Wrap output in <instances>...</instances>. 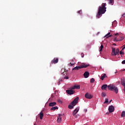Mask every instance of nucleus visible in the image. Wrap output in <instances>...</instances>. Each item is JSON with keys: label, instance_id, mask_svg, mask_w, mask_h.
Listing matches in <instances>:
<instances>
[{"label": "nucleus", "instance_id": "c85d7f7f", "mask_svg": "<svg viewBox=\"0 0 125 125\" xmlns=\"http://www.w3.org/2000/svg\"><path fill=\"white\" fill-rule=\"evenodd\" d=\"M82 10H79L78 12V13L79 14H82Z\"/></svg>", "mask_w": 125, "mask_h": 125}, {"label": "nucleus", "instance_id": "ddd939ff", "mask_svg": "<svg viewBox=\"0 0 125 125\" xmlns=\"http://www.w3.org/2000/svg\"><path fill=\"white\" fill-rule=\"evenodd\" d=\"M61 116H62V114H59L57 119L58 123H61V122H62V118H61Z\"/></svg>", "mask_w": 125, "mask_h": 125}, {"label": "nucleus", "instance_id": "9b49d317", "mask_svg": "<svg viewBox=\"0 0 125 125\" xmlns=\"http://www.w3.org/2000/svg\"><path fill=\"white\" fill-rule=\"evenodd\" d=\"M79 110H80V107H77L73 112V116H76L77 113L79 112Z\"/></svg>", "mask_w": 125, "mask_h": 125}, {"label": "nucleus", "instance_id": "a878e982", "mask_svg": "<svg viewBox=\"0 0 125 125\" xmlns=\"http://www.w3.org/2000/svg\"><path fill=\"white\" fill-rule=\"evenodd\" d=\"M102 96L103 97H105V96H106V93H104V92H102Z\"/></svg>", "mask_w": 125, "mask_h": 125}, {"label": "nucleus", "instance_id": "393cba45", "mask_svg": "<svg viewBox=\"0 0 125 125\" xmlns=\"http://www.w3.org/2000/svg\"><path fill=\"white\" fill-rule=\"evenodd\" d=\"M68 108H69V109H73L74 106L72 105L71 104H70L68 105Z\"/></svg>", "mask_w": 125, "mask_h": 125}, {"label": "nucleus", "instance_id": "e433bc0d", "mask_svg": "<svg viewBox=\"0 0 125 125\" xmlns=\"http://www.w3.org/2000/svg\"><path fill=\"white\" fill-rule=\"evenodd\" d=\"M122 17L125 18V13L123 14V15H122Z\"/></svg>", "mask_w": 125, "mask_h": 125}, {"label": "nucleus", "instance_id": "cd10ccee", "mask_svg": "<svg viewBox=\"0 0 125 125\" xmlns=\"http://www.w3.org/2000/svg\"><path fill=\"white\" fill-rule=\"evenodd\" d=\"M110 34H111L110 32H109L108 33H107L105 36H104V38H107L108 37V36H110Z\"/></svg>", "mask_w": 125, "mask_h": 125}, {"label": "nucleus", "instance_id": "4c0bfd02", "mask_svg": "<svg viewBox=\"0 0 125 125\" xmlns=\"http://www.w3.org/2000/svg\"><path fill=\"white\" fill-rule=\"evenodd\" d=\"M119 35V33H116V34H115V36H118Z\"/></svg>", "mask_w": 125, "mask_h": 125}, {"label": "nucleus", "instance_id": "2f4dec72", "mask_svg": "<svg viewBox=\"0 0 125 125\" xmlns=\"http://www.w3.org/2000/svg\"><path fill=\"white\" fill-rule=\"evenodd\" d=\"M81 56H82V58H83V57H84V54H83V53H82Z\"/></svg>", "mask_w": 125, "mask_h": 125}, {"label": "nucleus", "instance_id": "6e6552de", "mask_svg": "<svg viewBox=\"0 0 125 125\" xmlns=\"http://www.w3.org/2000/svg\"><path fill=\"white\" fill-rule=\"evenodd\" d=\"M108 111L109 113H113L115 111V107L113 105L109 106L108 107Z\"/></svg>", "mask_w": 125, "mask_h": 125}, {"label": "nucleus", "instance_id": "f03ea898", "mask_svg": "<svg viewBox=\"0 0 125 125\" xmlns=\"http://www.w3.org/2000/svg\"><path fill=\"white\" fill-rule=\"evenodd\" d=\"M108 89L111 91L114 90L116 94L119 92V89H118V87L114 85L113 84H110L108 85Z\"/></svg>", "mask_w": 125, "mask_h": 125}, {"label": "nucleus", "instance_id": "b1692460", "mask_svg": "<svg viewBox=\"0 0 125 125\" xmlns=\"http://www.w3.org/2000/svg\"><path fill=\"white\" fill-rule=\"evenodd\" d=\"M125 111H123L122 112L121 117H122V118H124V117H125Z\"/></svg>", "mask_w": 125, "mask_h": 125}, {"label": "nucleus", "instance_id": "79ce46f5", "mask_svg": "<svg viewBox=\"0 0 125 125\" xmlns=\"http://www.w3.org/2000/svg\"><path fill=\"white\" fill-rule=\"evenodd\" d=\"M117 73H119V72L116 71V72H115V74H117Z\"/></svg>", "mask_w": 125, "mask_h": 125}, {"label": "nucleus", "instance_id": "c03bdc74", "mask_svg": "<svg viewBox=\"0 0 125 125\" xmlns=\"http://www.w3.org/2000/svg\"><path fill=\"white\" fill-rule=\"evenodd\" d=\"M104 80V79H102V81H103Z\"/></svg>", "mask_w": 125, "mask_h": 125}, {"label": "nucleus", "instance_id": "412c9836", "mask_svg": "<svg viewBox=\"0 0 125 125\" xmlns=\"http://www.w3.org/2000/svg\"><path fill=\"white\" fill-rule=\"evenodd\" d=\"M57 109H58V107H57V106H54V107H52L51 108V110H57Z\"/></svg>", "mask_w": 125, "mask_h": 125}, {"label": "nucleus", "instance_id": "423d86ee", "mask_svg": "<svg viewBox=\"0 0 125 125\" xmlns=\"http://www.w3.org/2000/svg\"><path fill=\"white\" fill-rule=\"evenodd\" d=\"M66 92L67 94H70V95H72V94H75V93H76V91L73 90L72 89H71L70 90H66Z\"/></svg>", "mask_w": 125, "mask_h": 125}, {"label": "nucleus", "instance_id": "5701e85b", "mask_svg": "<svg viewBox=\"0 0 125 125\" xmlns=\"http://www.w3.org/2000/svg\"><path fill=\"white\" fill-rule=\"evenodd\" d=\"M114 42H119L120 41H123V39L121 40H117V37H115L114 39H113Z\"/></svg>", "mask_w": 125, "mask_h": 125}, {"label": "nucleus", "instance_id": "0eeeda50", "mask_svg": "<svg viewBox=\"0 0 125 125\" xmlns=\"http://www.w3.org/2000/svg\"><path fill=\"white\" fill-rule=\"evenodd\" d=\"M85 98H87V99H91L93 96L89 94L88 92L86 93V94H85Z\"/></svg>", "mask_w": 125, "mask_h": 125}, {"label": "nucleus", "instance_id": "ea45409f", "mask_svg": "<svg viewBox=\"0 0 125 125\" xmlns=\"http://www.w3.org/2000/svg\"><path fill=\"white\" fill-rule=\"evenodd\" d=\"M64 79H69V77H66V78H64Z\"/></svg>", "mask_w": 125, "mask_h": 125}, {"label": "nucleus", "instance_id": "37998d69", "mask_svg": "<svg viewBox=\"0 0 125 125\" xmlns=\"http://www.w3.org/2000/svg\"><path fill=\"white\" fill-rule=\"evenodd\" d=\"M111 102H112V100L109 101V103H111Z\"/></svg>", "mask_w": 125, "mask_h": 125}, {"label": "nucleus", "instance_id": "c9c22d12", "mask_svg": "<svg viewBox=\"0 0 125 125\" xmlns=\"http://www.w3.org/2000/svg\"><path fill=\"white\" fill-rule=\"evenodd\" d=\"M122 64H125V60L123 61L122 62Z\"/></svg>", "mask_w": 125, "mask_h": 125}, {"label": "nucleus", "instance_id": "7ed1b4c3", "mask_svg": "<svg viewBox=\"0 0 125 125\" xmlns=\"http://www.w3.org/2000/svg\"><path fill=\"white\" fill-rule=\"evenodd\" d=\"M112 55L113 56H116V55H120V49L119 48L116 49L115 48H112Z\"/></svg>", "mask_w": 125, "mask_h": 125}, {"label": "nucleus", "instance_id": "f257e3e1", "mask_svg": "<svg viewBox=\"0 0 125 125\" xmlns=\"http://www.w3.org/2000/svg\"><path fill=\"white\" fill-rule=\"evenodd\" d=\"M107 5L106 3H103L102 6H100L98 13L96 15L97 18H100L102 16V14H104L106 12V9L107 8L105 6Z\"/></svg>", "mask_w": 125, "mask_h": 125}, {"label": "nucleus", "instance_id": "bb28decb", "mask_svg": "<svg viewBox=\"0 0 125 125\" xmlns=\"http://www.w3.org/2000/svg\"><path fill=\"white\" fill-rule=\"evenodd\" d=\"M95 81V80H94V79H91L90 80V83H94Z\"/></svg>", "mask_w": 125, "mask_h": 125}, {"label": "nucleus", "instance_id": "20e7f679", "mask_svg": "<svg viewBox=\"0 0 125 125\" xmlns=\"http://www.w3.org/2000/svg\"><path fill=\"white\" fill-rule=\"evenodd\" d=\"M89 64H85V63H83L82 65H80V66H76L73 68V70H79V69H83V68H86L88 67Z\"/></svg>", "mask_w": 125, "mask_h": 125}, {"label": "nucleus", "instance_id": "72a5a7b5", "mask_svg": "<svg viewBox=\"0 0 125 125\" xmlns=\"http://www.w3.org/2000/svg\"><path fill=\"white\" fill-rule=\"evenodd\" d=\"M113 35H109V36H108L107 37H106V39H108V38H111V37H112Z\"/></svg>", "mask_w": 125, "mask_h": 125}, {"label": "nucleus", "instance_id": "4be33fe9", "mask_svg": "<svg viewBox=\"0 0 125 125\" xmlns=\"http://www.w3.org/2000/svg\"><path fill=\"white\" fill-rule=\"evenodd\" d=\"M103 48H104V46H103V44H102L100 46V52H101V51H102Z\"/></svg>", "mask_w": 125, "mask_h": 125}, {"label": "nucleus", "instance_id": "9d476101", "mask_svg": "<svg viewBox=\"0 0 125 125\" xmlns=\"http://www.w3.org/2000/svg\"><path fill=\"white\" fill-rule=\"evenodd\" d=\"M118 83L119 84H122L123 86H124V88L125 87V79H121V83L118 81Z\"/></svg>", "mask_w": 125, "mask_h": 125}, {"label": "nucleus", "instance_id": "a211bd4d", "mask_svg": "<svg viewBox=\"0 0 125 125\" xmlns=\"http://www.w3.org/2000/svg\"><path fill=\"white\" fill-rule=\"evenodd\" d=\"M106 78H108V77L107 76V75H106V74H103L101 75V77L100 78V79H106Z\"/></svg>", "mask_w": 125, "mask_h": 125}, {"label": "nucleus", "instance_id": "f3484780", "mask_svg": "<svg viewBox=\"0 0 125 125\" xmlns=\"http://www.w3.org/2000/svg\"><path fill=\"white\" fill-rule=\"evenodd\" d=\"M39 116L40 117V120H42L43 118V113H42V111H41L40 113Z\"/></svg>", "mask_w": 125, "mask_h": 125}, {"label": "nucleus", "instance_id": "473e14b6", "mask_svg": "<svg viewBox=\"0 0 125 125\" xmlns=\"http://www.w3.org/2000/svg\"><path fill=\"white\" fill-rule=\"evenodd\" d=\"M61 82H62V79L60 80L59 82L58 83V84H59H59H60Z\"/></svg>", "mask_w": 125, "mask_h": 125}, {"label": "nucleus", "instance_id": "a19ab883", "mask_svg": "<svg viewBox=\"0 0 125 125\" xmlns=\"http://www.w3.org/2000/svg\"><path fill=\"white\" fill-rule=\"evenodd\" d=\"M113 45H117V44L116 43H113Z\"/></svg>", "mask_w": 125, "mask_h": 125}, {"label": "nucleus", "instance_id": "f704fd0d", "mask_svg": "<svg viewBox=\"0 0 125 125\" xmlns=\"http://www.w3.org/2000/svg\"><path fill=\"white\" fill-rule=\"evenodd\" d=\"M58 102H59V103H62V101H61V100H58Z\"/></svg>", "mask_w": 125, "mask_h": 125}, {"label": "nucleus", "instance_id": "a18cd8bd", "mask_svg": "<svg viewBox=\"0 0 125 125\" xmlns=\"http://www.w3.org/2000/svg\"><path fill=\"white\" fill-rule=\"evenodd\" d=\"M124 71H125V69H124Z\"/></svg>", "mask_w": 125, "mask_h": 125}, {"label": "nucleus", "instance_id": "7c9ffc66", "mask_svg": "<svg viewBox=\"0 0 125 125\" xmlns=\"http://www.w3.org/2000/svg\"><path fill=\"white\" fill-rule=\"evenodd\" d=\"M69 65V66H74V65H75V63H72L70 62Z\"/></svg>", "mask_w": 125, "mask_h": 125}, {"label": "nucleus", "instance_id": "58836bf2", "mask_svg": "<svg viewBox=\"0 0 125 125\" xmlns=\"http://www.w3.org/2000/svg\"><path fill=\"white\" fill-rule=\"evenodd\" d=\"M125 46H124V47L122 49V51H123V50H125Z\"/></svg>", "mask_w": 125, "mask_h": 125}, {"label": "nucleus", "instance_id": "2eb2a0df", "mask_svg": "<svg viewBox=\"0 0 125 125\" xmlns=\"http://www.w3.org/2000/svg\"><path fill=\"white\" fill-rule=\"evenodd\" d=\"M106 87L108 88V85L107 84H104L102 86V89L103 90H106Z\"/></svg>", "mask_w": 125, "mask_h": 125}, {"label": "nucleus", "instance_id": "c756f323", "mask_svg": "<svg viewBox=\"0 0 125 125\" xmlns=\"http://www.w3.org/2000/svg\"><path fill=\"white\" fill-rule=\"evenodd\" d=\"M120 54L121 55H124L125 53H124V52H122V51H121L120 52Z\"/></svg>", "mask_w": 125, "mask_h": 125}, {"label": "nucleus", "instance_id": "1a4fd4ad", "mask_svg": "<svg viewBox=\"0 0 125 125\" xmlns=\"http://www.w3.org/2000/svg\"><path fill=\"white\" fill-rule=\"evenodd\" d=\"M59 61V60L58 59V58H54V59L53 60H52L51 63H52V64H56V63H58Z\"/></svg>", "mask_w": 125, "mask_h": 125}, {"label": "nucleus", "instance_id": "aec40b11", "mask_svg": "<svg viewBox=\"0 0 125 125\" xmlns=\"http://www.w3.org/2000/svg\"><path fill=\"white\" fill-rule=\"evenodd\" d=\"M104 103V104H108V103H109V99H108V98H106Z\"/></svg>", "mask_w": 125, "mask_h": 125}, {"label": "nucleus", "instance_id": "dca6fc26", "mask_svg": "<svg viewBox=\"0 0 125 125\" xmlns=\"http://www.w3.org/2000/svg\"><path fill=\"white\" fill-rule=\"evenodd\" d=\"M56 105V102L50 103L49 104V107H53V106H55Z\"/></svg>", "mask_w": 125, "mask_h": 125}, {"label": "nucleus", "instance_id": "f8f14e48", "mask_svg": "<svg viewBox=\"0 0 125 125\" xmlns=\"http://www.w3.org/2000/svg\"><path fill=\"white\" fill-rule=\"evenodd\" d=\"M81 87H80V85H74L73 86L70 88V89H80Z\"/></svg>", "mask_w": 125, "mask_h": 125}, {"label": "nucleus", "instance_id": "39448f33", "mask_svg": "<svg viewBox=\"0 0 125 125\" xmlns=\"http://www.w3.org/2000/svg\"><path fill=\"white\" fill-rule=\"evenodd\" d=\"M78 102H79V97H77L75 99H74L73 101L71 103V104L73 105L74 107L78 104Z\"/></svg>", "mask_w": 125, "mask_h": 125}, {"label": "nucleus", "instance_id": "6ab92c4d", "mask_svg": "<svg viewBox=\"0 0 125 125\" xmlns=\"http://www.w3.org/2000/svg\"><path fill=\"white\" fill-rule=\"evenodd\" d=\"M108 3H109V4H110V5H114V0H109Z\"/></svg>", "mask_w": 125, "mask_h": 125}, {"label": "nucleus", "instance_id": "4468645a", "mask_svg": "<svg viewBox=\"0 0 125 125\" xmlns=\"http://www.w3.org/2000/svg\"><path fill=\"white\" fill-rule=\"evenodd\" d=\"M83 76L86 79L88 78V76H89V72L87 71L85 72L83 74Z\"/></svg>", "mask_w": 125, "mask_h": 125}]
</instances>
